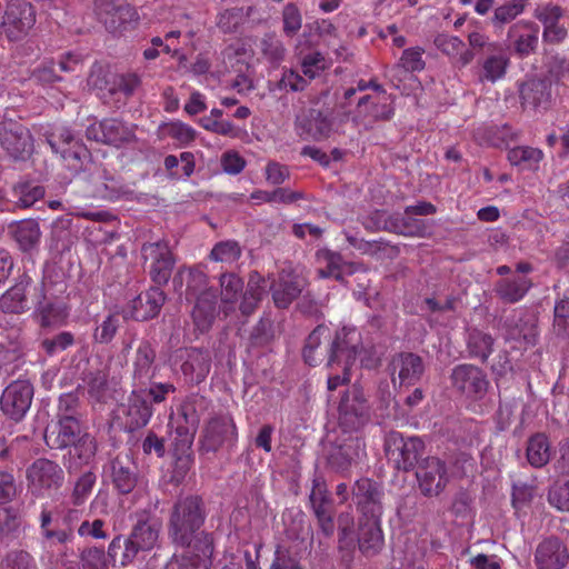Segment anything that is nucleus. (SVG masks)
Instances as JSON below:
<instances>
[{
    "label": "nucleus",
    "instance_id": "nucleus-1",
    "mask_svg": "<svg viewBox=\"0 0 569 569\" xmlns=\"http://www.w3.org/2000/svg\"><path fill=\"white\" fill-rule=\"evenodd\" d=\"M207 517L206 506L199 496L179 498L172 506L168 521V535L180 547L192 549Z\"/></svg>",
    "mask_w": 569,
    "mask_h": 569
},
{
    "label": "nucleus",
    "instance_id": "nucleus-2",
    "mask_svg": "<svg viewBox=\"0 0 569 569\" xmlns=\"http://www.w3.org/2000/svg\"><path fill=\"white\" fill-rule=\"evenodd\" d=\"M53 152L60 154L66 167L73 173L84 171L91 160L86 144L67 127L54 128L47 138Z\"/></svg>",
    "mask_w": 569,
    "mask_h": 569
},
{
    "label": "nucleus",
    "instance_id": "nucleus-3",
    "mask_svg": "<svg viewBox=\"0 0 569 569\" xmlns=\"http://www.w3.org/2000/svg\"><path fill=\"white\" fill-rule=\"evenodd\" d=\"M338 412L339 427L346 433H357L368 425L371 408L360 386L353 385L343 393Z\"/></svg>",
    "mask_w": 569,
    "mask_h": 569
},
{
    "label": "nucleus",
    "instance_id": "nucleus-4",
    "mask_svg": "<svg viewBox=\"0 0 569 569\" xmlns=\"http://www.w3.org/2000/svg\"><path fill=\"white\" fill-rule=\"evenodd\" d=\"M64 480L63 469L50 459L39 458L27 469L29 491L36 497H50Z\"/></svg>",
    "mask_w": 569,
    "mask_h": 569
},
{
    "label": "nucleus",
    "instance_id": "nucleus-5",
    "mask_svg": "<svg viewBox=\"0 0 569 569\" xmlns=\"http://www.w3.org/2000/svg\"><path fill=\"white\" fill-rule=\"evenodd\" d=\"M385 450L398 470L409 471L421 461L425 443L419 437L405 438L398 431H390L386 437Z\"/></svg>",
    "mask_w": 569,
    "mask_h": 569
},
{
    "label": "nucleus",
    "instance_id": "nucleus-6",
    "mask_svg": "<svg viewBox=\"0 0 569 569\" xmlns=\"http://www.w3.org/2000/svg\"><path fill=\"white\" fill-rule=\"evenodd\" d=\"M237 438V426L232 416L228 412H219L206 422L200 438V450L216 452L224 446H233Z\"/></svg>",
    "mask_w": 569,
    "mask_h": 569
},
{
    "label": "nucleus",
    "instance_id": "nucleus-7",
    "mask_svg": "<svg viewBox=\"0 0 569 569\" xmlns=\"http://www.w3.org/2000/svg\"><path fill=\"white\" fill-rule=\"evenodd\" d=\"M352 500L360 513L359 519H381L385 491L381 483L370 479H358L351 489Z\"/></svg>",
    "mask_w": 569,
    "mask_h": 569
},
{
    "label": "nucleus",
    "instance_id": "nucleus-8",
    "mask_svg": "<svg viewBox=\"0 0 569 569\" xmlns=\"http://www.w3.org/2000/svg\"><path fill=\"white\" fill-rule=\"evenodd\" d=\"M449 479L447 463L438 457L432 456L421 459L417 466V486L425 497L440 496L449 483Z\"/></svg>",
    "mask_w": 569,
    "mask_h": 569
},
{
    "label": "nucleus",
    "instance_id": "nucleus-9",
    "mask_svg": "<svg viewBox=\"0 0 569 569\" xmlns=\"http://www.w3.org/2000/svg\"><path fill=\"white\" fill-rule=\"evenodd\" d=\"M36 23V11L30 2L18 0L10 2L1 22V34L9 41H20L28 36Z\"/></svg>",
    "mask_w": 569,
    "mask_h": 569
},
{
    "label": "nucleus",
    "instance_id": "nucleus-10",
    "mask_svg": "<svg viewBox=\"0 0 569 569\" xmlns=\"http://www.w3.org/2000/svg\"><path fill=\"white\" fill-rule=\"evenodd\" d=\"M333 126L330 109H305L295 119L296 133L302 140L321 141L329 138Z\"/></svg>",
    "mask_w": 569,
    "mask_h": 569
},
{
    "label": "nucleus",
    "instance_id": "nucleus-11",
    "mask_svg": "<svg viewBox=\"0 0 569 569\" xmlns=\"http://www.w3.org/2000/svg\"><path fill=\"white\" fill-rule=\"evenodd\" d=\"M86 137L89 140L116 148H120L136 141L133 127L114 118L103 119L88 126L86 129Z\"/></svg>",
    "mask_w": 569,
    "mask_h": 569
},
{
    "label": "nucleus",
    "instance_id": "nucleus-12",
    "mask_svg": "<svg viewBox=\"0 0 569 569\" xmlns=\"http://www.w3.org/2000/svg\"><path fill=\"white\" fill-rule=\"evenodd\" d=\"M0 146L16 160L28 159L34 149L30 130L12 120L1 122Z\"/></svg>",
    "mask_w": 569,
    "mask_h": 569
},
{
    "label": "nucleus",
    "instance_id": "nucleus-13",
    "mask_svg": "<svg viewBox=\"0 0 569 569\" xmlns=\"http://www.w3.org/2000/svg\"><path fill=\"white\" fill-rule=\"evenodd\" d=\"M452 387L471 399H482L487 393L489 381L486 373L478 367L469 363L456 366L450 375Z\"/></svg>",
    "mask_w": 569,
    "mask_h": 569
},
{
    "label": "nucleus",
    "instance_id": "nucleus-14",
    "mask_svg": "<svg viewBox=\"0 0 569 569\" xmlns=\"http://www.w3.org/2000/svg\"><path fill=\"white\" fill-rule=\"evenodd\" d=\"M213 538L211 533L201 535L181 556H173L164 569H210L213 555Z\"/></svg>",
    "mask_w": 569,
    "mask_h": 569
},
{
    "label": "nucleus",
    "instance_id": "nucleus-15",
    "mask_svg": "<svg viewBox=\"0 0 569 569\" xmlns=\"http://www.w3.org/2000/svg\"><path fill=\"white\" fill-rule=\"evenodd\" d=\"M33 387L27 380L11 382L0 397L2 412L14 421H20L30 409Z\"/></svg>",
    "mask_w": 569,
    "mask_h": 569
},
{
    "label": "nucleus",
    "instance_id": "nucleus-16",
    "mask_svg": "<svg viewBox=\"0 0 569 569\" xmlns=\"http://www.w3.org/2000/svg\"><path fill=\"white\" fill-rule=\"evenodd\" d=\"M146 388H133L126 403L120 407V418L126 431L133 432L148 425L152 406L146 399Z\"/></svg>",
    "mask_w": 569,
    "mask_h": 569
},
{
    "label": "nucleus",
    "instance_id": "nucleus-17",
    "mask_svg": "<svg viewBox=\"0 0 569 569\" xmlns=\"http://www.w3.org/2000/svg\"><path fill=\"white\" fill-rule=\"evenodd\" d=\"M170 437L176 456V469L180 475H184L192 462V443L197 432L196 427L182 423L180 418H171L169 422Z\"/></svg>",
    "mask_w": 569,
    "mask_h": 569
},
{
    "label": "nucleus",
    "instance_id": "nucleus-18",
    "mask_svg": "<svg viewBox=\"0 0 569 569\" xmlns=\"http://www.w3.org/2000/svg\"><path fill=\"white\" fill-rule=\"evenodd\" d=\"M365 441L358 436H349L333 443L327 456L328 466L336 472H346L365 455Z\"/></svg>",
    "mask_w": 569,
    "mask_h": 569
},
{
    "label": "nucleus",
    "instance_id": "nucleus-19",
    "mask_svg": "<svg viewBox=\"0 0 569 569\" xmlns=\"http://www.w3.org/2000/svg\"><path fill=\"white\" fill-rule=\"evenodd\" d=\"M389 371L393 386H412L418 382L425 372L422 358L413 352H398L389 362Z\"/></svg>",
    "mask_w": 569,
    "mask_h": 569
},
{
    "label": "nucleus",
    "instance_id": "nucleus-20",
    "mask_svg": "<svg viewBox=\"0 0 569 569\" xmlns=\"http://www.w3.org/2000/svg\"><path fill=\"white\" fill-rule=\"evenodd\" d=\"M361 348V336L356 328L343 327L338 330L331 340L329 368H333L335 363L352 366Z\"/></svg>",
    "mask_w": 569,
    "mask_h": 569
},
{
    "label": "nucleus",
    "instance_id": "nucleus-21",
    "mask_svg": "<svg viewBox=\"0 0 569 569\" xmlns=\"http://www.w3.org/2000/svg\"><path fill=\"white\" fill-rule=\"evenodd\" d=\"M96 7L99 19L110 31L126 29L138 20L136 9L124 0H97Z\"/></svg>",
    "mask_w": 569,
    "mask_h": 569
},
{
    "label": "nucleus",
    "instance_id": "nucleus-22",
    "mask_svg": "<svg viewBox=\"0 0 569 569\" xmlns=\"http://www.w3.org/2000/svg\"><path fill=\"white\" fill-rule=\"evenodd\" d=\"M82 436L78 416H61L54 425L46 429L44 440L51 449H64L76 443Z\"/></svg>",
    "mask_w": 569,
    "mask_h": 569
},
{
    "label": "nucleus",
    "instance_id": "nucleus-23",
    "mask_svg": "<svg viewBox=\"0 0 569 569\" xmlns=\"http://www.w3.org/2000/svg\"><path fill=\"white\" fill-rule=\"evenodd\" d=\"M156 358L157 352L150 341H141L134 351L131 363L133 388H146V386H149L158 370Z\"/></svg>",
    "mask_w": 569,
    "mask_h": 569
},
{
    "label": "nucleus",
    "instance_id": "nucleus-24",
    "mask_svg": "<svg viewBox=\"0 0 569 569\" xmlns=\"http://www.w3.org/2000/svg\"><path fill=\"white\" fill-rule=\"evenodd\" d=\"M392 114L393 108L388 102L387 94L381 97L367 94L359 99L353 120L366 129H370L375 122L389 120Z\"/></svg>",
    "mask_w": 569,
    "mask_h": 569
},
{
    "label": "nucleus",
    "instance_id": "nucleus-25",
    "mask_svg": "<svg viewBox=\"0 0 569 569\" xmlns=\"http://www.w3.org/2000/svg\"><path fill=\"white\" fill-rule=\"evenodd\" d=\"M331 340L330 329L325 325L317 326L306 340L302 352L306 363L315 367L326 361L329 367Z\"/></svg>",
    "mask_w": 569,
    "mask_h": 569
},
{
    "label": "nucleus",
    "instance_id": "nucleus-26",
    "mask_svg": "<svg viewBox=\"0 0 569 569\" xmlns=\"http://www.w3.org/2000/svg\"><path fill=\"white\" fill-rule=\"evenodd\" d=\"M519 96L522 107L545 111L552 101L551 82L548 79H529L520 84Z\"/></svg>",
    "mask_w": 569,
    "mask_h": 569
},
{
    "label": "nucleus",
    "instance_id": "nucleus-27",
    "mask_svg": "<svg viewBox=\"0 0 569 569\" xmlns=\"http://www.w3.org/2000/svg\"><path fill=\"white\" fill-rule=\"evenodd\" d=\"M32 298L34 300V311L41 327L59 325L67 318L68 313L63 305L47 297L43 282L33 287Z\"/></svg>",
    "mask_w": 569,
    "mask_h": 569
},
{
    "label": "nucleus",
    "instance_id": "nucleus-28",
    "mask_svg": "<svg viewBox=\"0 0 569 569\" xmlns=\"http://www.w3.org/2000/svg\"><path fill=\"white\" fill-rule=\"evenodd\" d=\"M539 26L532 21H519L508 30V39L512 40L513 51L520 58L536 52L539 42Z\"/></svg>",
    "mask_w": 569,
    "mask_h": 569
},
{
    "label": "nucleus",
    "instance_id": "nucleus-29",
    "mask_svg": "<svg viewBox=\"0 0 569 569\" xmlns=\"http://www.w3.org/2000/svg\"><path fill=\"white\" fill-rule=\"evenodd\" d=\"M539 569H562L569 560V551L558 538H548L541 541L535 555Z\"/></svg>",
    "mask_w": 569,
    "mask_h": 569
},
{
    "label": "nucleus",
    "instance_id": "nucleus-30",
    "mask_svg": "<svg viewBox=\"0 0 569 569\" xmlns=\"http://www.w3.org/2000/svg\"><path fill=\"white\" fill-rule=\"evenodd\" d=\"M166 301V295L159 287H151L131 301L130 316L138 321L154 318Z\"/></svg>",
    "mask_w": 569,
    "mask_h": 569
},
{
    "label": "nucleus",
    "instance_id": "nucleus-31",
    "mask_svg": "<svg viewBox=\"0 0 569 569\" xmlns=\"http://www.w3.org/2000/svg\"><path fill=\"white\" fill-rule=\"evenodd\" d=\"M111 480L121 495L130 493L138 483L137 466L128 455H118L111 461Z\"/></svg>",
    "mask_w": 569,
    "mask_h": 569
},
{
    "label": "nucleus",
    "instance_id": "nucleus-32",
    "mask_svg": "<svg viewBox=\"0 0 569 569\" xmlns=\"http://www.w3.org/2000/svg\"><path fill=\"white\" fill-rule=\"evenodd\" d=\"M31 278L23 273L17 282L0 297V310L4 313L20 315L28 311L27 289L31 286Z\"/></svg>",
    "mask_w": 569,
    "mask_h": 569
},
{
    "label": "nucleus",
    "instance_id": "nucleus-33",
    "mask_svg": "<svg viewBox=\"0 0 569 569\" xmlns=\"http://www.w3.org/2000/svg\"><path fill=\"white\" fill-rule=\"evenodd\" d=\"M385 540L380 519H359L358 547L360 552L370 558L377 556Z\"/></svg>",
    "mask_w": 569,
    "mask_h": 569
},
{
    "label": "nucleus",
    "instance_id": "nucleus-34",
    "mask_svg": "<svg viewBox=\"0 0 569 569\" xmlns=\"http://www.w3.org/2000/svg\"><path fill=\"white\" fill-rule=\"evenodd\" d=\"M433 44L459 69L467 67L475 59V52L468 49L459 37L440 33L435 37Z\"/></svg>",
    "mask_w": 569,
    "mask_h": 569
},
{
    "label": "nucleus",
    "instance_id": "nucleus-35",
    "mask_svg": "<svg viewBox=\"0 0 569 569\" xmlns=\"http://www.w3.org/2000/svg\"><path fill=\"white\" fill-rule=\"evenodd\" d=\"M210 367L211 357L209 351L197 348L186 350L181 371L190 382H202L208 376Z\"/></svg>",
    "mask_w": 569,
    "mask_h": 569
},
{
    "label": "nucleus",
    "instance_id": "nucleus-36",
    "mask_svg": "<svg viewBox=\"0 0 569 569\" xmlns=\"http://www.w3.org/2000/svg\"><path fill=\"white\" fill-rule=\"evenodd\" d=\"M160 529L161 523L158 520L139 519L127 539L138 553L149 551L157 545Z\"/></svg>",
    "mask_w": 569,
    "mask_h": 569
},
{
    "label": "nucleus",
    "instance_id": "nucleus-37",
    "mask_svg": "<svg viewBox=\"0 0 569 569\" xmlns=\"http://www.w3.org/2000/svg\"><path fill=\"white\" fill-rule=\"evenodd\" d=\"M217 316V292L203 291L196 297V303L191 311L194 326L201 332L208 331Z\"/></svg>",
    "mask_w": 569,
    "mask_h": 569
},
{
    "label": "nucleus",
    "instance_id": "nucleus-38",
    "mask_svg": "<svg viewBox=\"0 0 569 569\" xmlns=\"http://www.w3.org/2000/svg\"><path fill=\"white\" fill-rule=\"evenodd\" d=\"M69 450V460L67 469L69 473L78 471L83 466H89L97 455L98 443L91 435L84 432L83 436Z\"/></svg>",
    "mask_w": 569,
    "mask_h": 569
},
{
    "label": "nucleus",
    "instance_id": "nucleus-39",
    "mask_svg": "<svg viewBox=\"0 0 569 569\" xmlns=\"http://www.w3.org/2000/svg\"><path fill=\"white\" fill-rule=\"evenodd\" d=\"M532 287V281L525 276L502 278L495 283L493 291L506 303L520 301Z\"/></svg>",
    "mask_w": 569,
    "mask_h": 569
},
{
    "label": "nucleus",
    "instance_id": "nucleus-40",
    "mask_svg": "<svg viewBox=\"0 0 569 569\" xmlns=\"http://www.w3.org/2000/svg\"><path fill=\"white\" fill-rule=\"evenodd\" d=\"M272 299L277 308H288L302 291V280L289 274L280 276L271 286Z\"/></svg>",
    "mask_w": 569,
    "mask_h": 569
},
{
    "label": "nucleus",
    "instance_id": "nucleus-41",
    "mask_svg": "<svg viewBox=\"0 0 569 569\" xmlns=\"http://www.w3.org/2000/svg\"><path fill=\"white\" fill-rule=\"evenodd\" d=\"M187 273V299L196 298L203 291H216L208 287L209 278L200 267H181L173 278V282L179 286L183 283V274Z\"/></svg>",
    "mask_w": 569,
    "mask_h": 569
},
{
    "label": "nucleus",
    "instance_id": "nucleus-42",
    "mask_svg": "<svg viewBox=\"0 0 569 569\" xmlns=\"http://www.w3.org/2000/svg\"><path fill=\"white\" fill-rule=\"evenodd\" d=\"M12 237L22 251L34 249L41 238V230L34 219H24L10 226Z\"/></svg>",
    "mask_w": 569,
    "mask_h": 569
},
{
    "label": "nucleus",
    "instance_id": "nucleus-43",
    "mask_svg": "<svg viewBox=\"0 0 569 569\" xmlns=\"http://www.w3.org/2000/svg\"><path fill=\"white\" fill-rule=\"evenodd\" d=\"M388 232H393L407 237H421L426 232V224L422 219L412 217L411 213H392L391 223L389 224Z\"/></svg>",
    "mask_w": 569,
    "mask_h": 569
},
{
    "label": "nucleus",
    "instance_id": "nucleus-44",
    "mask_svg": "<svg viewBox=\"0 0 569 569\" xmlns=\"http://www.w3.org/2000/svg\"><path fill=\"white\" fill-rule=\"evenodd\" d=\"M482 61L480 81L496 82L503 78L509 66V58L498 48Z\"/></svg>",
    "mask_w": 569,
    "mask_h": 569
},
{
    "label": "nucleus",
    "instance_id": "nucleus-45",
    "mask_svg": "<svg viewBox=\"0 0 569 569\" xmlns=\"http://www.w3.org/2000/svg\"><path fill=\"white\" fill-rule=\"evenodd\" d=\"M467 350L471 358L486 362L493 350V338L489 333L472 329L468 333Z\"/></svg>",
    "mask_w": 569,
    "mask_h": 569
},
{
    "label": "nucleus",
    "instance_id": "nucleus-46",
    "mask_svg": "<svg viewBox=\"0 0 569 569\" xmlns=\"http://www.w3.org/2000/svg\"><path fill=\"white\" fill-rule=\"evenodd\" d=\"M528 462L535 468L546 466L550 460V445L543 433L532 436L527 446Z\"/></svg>",
    "mask_w": 569,
    "mask_h": 569
},
{
    "label": "nucleus",
    "instance_id": "nucleus-47",
    "mask_svg": "<svg viewBox=\"0 0 569 569\" xmlns=\"http://www.w3.org/2000/svg\"><path fill=\"white\" fill-rule=\"evenodd\" d=\"M317 260L322 267L317 271L320 278H333L341 281L342 256L339 252L329 249H320L316 253Z\"/></svg>",
    "mask_w": 569,
    "mask_h": 569
},
{
    "label": "nucleus",
    "instance_id": "nucleus-48",
    "mask_svg": "<svg viewBox=\"0 0 569 569\" xmlns=\"http://www.w3.org/2000/svg\"><path fill=\"white\" fill-rule=\"evenodd\" d=\"M90 398L96 402H106L109 398L108 373L104 370L90 371L84 378Z\"/></svg>",
    "mask_w": 569,
    "mask_h": 569
},
{
    "label": "nucleus",
    "instance_id": "nucleus-49",
    "mask_svg": "<svg viewBox=\"0 0 569 569\" xmlns=\"http://www.w3.org/2000/svg\"><path fill=\"white\" fill-rule=\"evenodd\" d=\"M114 73L101 64H93L88 76V87L98 94H110L113 88Z\"/></svg>",
    "mask_w": 569,
    "mask_h": 569
},
{
    "label": "nucleus",
    "instance_id": "nucleus-50",
    "mask_svg": "<svg viewBox=\"0 0 569 569\" xmlns=\"http://www.w3.org/2000/svg\"><path fill=\"white\" fill-rule=\"evenodd\" d=\"M108 556L114 565L119 562L124 567L137 558L138 552L127 538L117 536L109 545Z\"/></svg>",
    "mask_w": 569,
    "mask_h": 569
},
{
    "label": "nucleus",
    "instance_id": "nucleus-51",
    "mask_svg": "<svg viewBox=\"0 0 569 569\" xmlns=\"http://www.w3.org/2000/svg\"><path fill=\"white\" fill-rule=\"evenodd\" d=\"M528 0H509L495 9L491 22L495 27H502L520 16Z\"/></svg>",
    "mask_w": 569,
    "mask_h": 569
},
{
    "label": "nucleus",
    "instance_id": "nucleus-52",
    "mask_svg": "<svg viewBox=\"0 0 569 569\" xmlns=\"http://www.w3.org/2000/svg\"><path fill=\"white\" fill-rule=\"evenodd\" d=\"M14 197L17 198V204L22 208H30L38 200L43 198L44 188L40 184H33L31 182H20L13 188Z\"/></svg>",
    "mask_w": 569,
    "mask_h": 569
},
{
    "label": "nucleus",
    "instance_id": "nucleus-53",
    "mask_svg": "<svg viewBox=\"0 0 569 569\" xmlns=\"http://www.w3.org/2000/svg\"><path fill=\"white\" fill-rule=\"evenodd\" d=\"M221 300L224 305L233 306L243 290V281L234 273L220 276Z\"/></svg>",
    "mask_w": 569,
    "mask_h": 569
},
{
    "label": "nucleus",
    "instance_id": "nucleus-54",
    "mask_svg": "<svg viewBox=\"0 0 569 569\" xmlns=\"http://www.w3.org/2000/svg\"><path fill=\"white\" fill-rule=\"evenodd\" d=\"M305 194L300 191H291L287 188H278L273 191L257 190L251 194L252 199L264 202L292 203L303 199Z\"/></svg>",
    "mask_w": 569,
    "mask_h": 569
},
{
    "label": "nucleus",
    "instance_id": "nucleus-55",
    "mask_svg": "<svg viewBox=\"0 0 569 569\" xmlns=\"http://www.w3.org/2000/svg\"><path fill=\"white\" fill-rule=\"evenodd\" d=\"M241 256V248L234 240H226L216 243L210 252V259L218 262L232 263Z\"/></svg>",
    "mask_w": 569,
    "mask_h": 569
},
{
    "label": "nucleus",
    "instance_id": "nucleus-56",
    "mask_svg": "<svg viewBox=\"0 0 569 569\" xmlns=\"http://www.w3.org/2000/svg\"><path fill=\"white\" fill-rule=\"evenodd\" d=\"M97 481V476L92 471H86L76 481L72 493L71 502L74 506H81L90 496Z\"/></svg>",
    "mask_w": 569,
    "mask_h": 569
},
{
    "label": "nucleus",
    "instance_id": "nucleus-57",
    "mask_svg": "<svg viewBox=\"0 0 569 569\" xmlns=\"http://www.w3.org/2000/svg\"><path fill=\"white\" fill-rule=\"evenodd\" d=\"M111 96L123 93L126 98L131 97L141 86V79L137 73H114Z\"/></svg>",
    "mask_w": 569,
    "mask_h": 569
},
{
    "label": "nucleus",
    "instance_id": "nucleus-58",
    "mask_svg": "<svg viewBox=\"0 0 569 569\" xmlns=\"http://www.w3.org/2000/svg\"><path fill=\"white\" fill-rule=\"evenodd\" d=\"M20 527V517L14 508H0V542L7 541Z\"/></svg>",
    "mask_w": 569,
    "mask_h": 569
},
{
    "label": "nucleus",
    "instance_id": "nucleus-59",
    "mask_svg": "<svg viewBox=\"0 0 569 569\" xmlns=\"http://www.w3.org/2000/svg\"><path fill=\"white\" fill-rule=\"evenodd\" d=\"M141 254L144 261L150 260L151 263L173 257L168 241L164 240L143 243L141 247Z\"/></svg>",
    "mask_w": 569,
    "mask_h": 569
},
{
    "label": "nucleus",
    "instance_id": "nucleus-60",
    "mask_svg": "<svg viewBox=\"0 0 569 569\" xmlns=\"http://www.w3.org/2000/svg\"><path fill=\"white\" fill-rule=\"evenodd\" d=\"M283 32L288 37L298 33L302 26V16L295 3H287L282 10Z\"/></svg>",
    "mask_w": 569,
    "mask_h": 569
},
{
    "label": "nucleus",
    "instance_id": "nucleus-61",
    "mask_svg": "<svg viewBox=\"0 0 569 569\" xmlns=\"http://www.w3.org/2000/svg\"><path fill=\"white\" fill-rule=\"evenodd\" d=\"M548 501L560 511H569V479L550 487Z\"/></svg>",
    "mask_w": 569,
    "mask_h": 569
},
{
    "label": "nucleus",
    "instance_id": "nucleus-62",
    "mask_svg": "<svg viewBox=\"0 0 569 569\" xmlns=\"http://www.w3.org/2000/svg\"><path fill=\"white\" fill-rule=\"evenodd\" d=\"M1 569H37V565L27 551L13 550L3 559Z\"/></svg>",
    "mask_w": 569,
    "mask_h": 569
},
{
    "label": "nucleus",
    "instance_id": "nucleus-63",
    "mask_svg": "<svg viewBox=\"0 0 569 569\" xmlns=\"http://www.w3.org/2000/svg\"><path fill=\"white\" fill-rule=\"evenodd\" d=\"M553 329L557 336L569 337V298L561 299L556 303Z\"/></svg>",
    "mask_w": 569,
    "mask_h": 569
},
{
    "label": "nucleus",
    "instance_id": "nucleus-64",
    "mask_svg": "<svg viewBox=\"0 0 569 569\" xmlns=\"http://www.w3.org/2000/svg\"><path fill=\"white\" fill-rule=\"evenodd\" d=\"M260 49L270 61H279L284 56V47L276 33H266L260 41Z\"/></svg>",
    "mask_w": 569,
    "mask_h": 569
}]
</instances>
